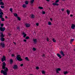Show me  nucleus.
I'll return each mask as SVG.
<instances>
[{
	"instance_id": "1",
	"label": "nucleus",
	"mask_w": 75,
	"mask_h": 75,
	"mask_svg": "<svg viewBox=\"0 0 75 75\" xmlns=\"http://www.w3.org/2000/svg\"><path fill=\"white\" fill-rule=\"evenodd\" d=\"M7 71H8V68H7L6 67V69L4 70V71L3 70H2L1 71V73H3L4 75H7Z\"/></svg>"
},
{
	"instance_id": "2",
	"label": "nucleus",
	"mask_w": 75,
	"mask_h": 75,
	"mask_svg": "<svg viewBox=\"0 0 75 75\" xmlns=\"http://www.w3.org/2000/svg\"><path fill=\"white\" fill-rule=\"evenodd\" d=\"M16 59L17 60L19 61H23V59L21 58V56L20 54H18L16 56Z\"/></svg>"
},
{
	"instance_id": "3",
	"label": "nucleus",
	"mask_w": 75,
	"mask_h": 75,
	"mask_svg": "<svg viewBox=\"0 0 75 75\" xmlns=\"http://www.w3.org/2000/svg\"><path fill=\"white\" fill-rule=\"evenodd\" d=\"M3 66H2V69H4L6 67V63L5 62H3L2 63Z\"/></svg>"
},
{
	"instance_id": "4",
	"label": "nucleus",
	"mask_w": 75,
	"mask_h": 75,
	"mask_svg": "<svg viewBox=\"0 0 75 75\" xmlns=\"http://www.w3.org/2000/svg\"><path fill=\"white\" fill-rule=\"evenodd\" d=\"M0 45L2 48H4L5 47V45H4V42L0 43Z\"/></svg>"
},
{
	"instance_id": "5",
	"label": "nucleus",
	"mask_w": 75,
	"mask_h": 75,
	"mask_svg": "<svg viewBox=\"0 0 75 75\" xmlns=\"http://www.w3.org/2000/svg\"><path fill=\"white\" fill-rule=\"evenodd\" d=\"M0 30L1 31H2L3 32L4 31H5V27H0Z\"/></svg>"
},
{
	"instance_id": "6",
	"label": "nucleus",
	"mask_w": 75,
	"mask_h": 75,
	"mask_svg": "<svg viewBox=\"0 0 75 75\" xmlns=\"http://www.w3.org/2000/svg\"><path fill=\"white\" fill-rule=\"evenodd\" d=\"M1 61L2 62H4V61H6V57L5 56H3V58H1Z\"/></svg>"
},
{
	"instance_id": "7",
	"label": "nucleus",
	"mask_w": 75,
	"mask_h": 75,
	"mask_svg": "<svg viewBox=\"0 0 75 75\" xmlns=\"http://www.w3.org/2000/svg\"><path fill=\"white\" fill-rule=\"evenodd\" d=\"M13 69H18V66L17 65H15L13 67Z\"/></svg>"
},
{
	"instance_id": "8",
	"label": "nucleus",
	"mask_w": 75,
	"mask_h": 75,
	"mask_svg": "<svg viewBox=\"0 0 75 75\" xmlns=\"http://www.w3.org/2000/svg\"><path fill=\"white\" fill-rule=\"evenodd\" d=\"M61 71V69L59 68H57L56 69V73H57V74H59V72H58V71Z\"/></svg>"
},
{
	"instance_id": "9",
	"label": "nucleus",
	"mask_w": 75,
	"mask_h": 75,
	"mask_svg": "<svg viewBox=\"0 0 75 75\" xmlns=\"http://www.w3.org/2000/svg\"><path fill=\"white\" fill-rule=\"evenodd\" d=\"M75 25L74 24H72L71 28L72 29H75Z\"/></svg>"
},
{
	"instance_id": "10",
	"label": "nucleus",
	"mask_w": 75,
	"mask_h": 75,
	"mask_svg": "<svg viewBox=\"0 0 75 75\" xmlns=\"http://www.w3.org/2000/svg\"><path fill=\"white\" fill-rule=\"evenodd\" d=\"M52 5H53L54 6H59V4H57L55 3H53L52 4Z\"/></svg>"
},
{
	"instance_id": "11",
	"label": "nucleus",
	"mask_w": 75,
	"mask_h": 75,
	"mask_svg": "<svg viewBox=\"0 0 75 75\" xmlns=\"http://www.w3.org/2000/svg\"><path fill=\"white\" fill-rule=\"evenodd\" d=\"M60 53L61 54V55H63V56H64L65 55V54H64V53L62 51H61L60 52Z\"/></svg>"
},
{
	"instance_id": "12",
	"label": "nucleus",
	"mask_w": 75,
	"mask_h": 75,
	"mask_svg": "<svg viewBox=\"0 0 75 75\" xmlns=\"http://www.w3.org/2000/svg\"><path fill=\"white\" fill-rule=\"evenodd\" d=\"M25 25L26 27H30V25L29 24L26 23Z\"/></svg>"
},
{
	"instance_id": "13",
	"label": "nucleus",
	"mask_w": 75,
	"mask_h": 75,
	"mask_svg": "<svg viewBox=\"0 0 75 75\" xmlns=\"http://www.w3.org/2000/svg\"><path fill=\"white\" fill-rule=\"evenodd\" d=\"M23 35V37L24 38H25L26 36H27V34H25V33L23 32L22 33Z\"/></svg>"
},
{
	"instance_id": "14",
	"label": "nucleus",
	"mask_w": 75,
	"mask_h": 75,
	"mask_svg": "<svg viewBox=\"0 0 75 75\" xmlns=\"http://www.w3.org/2000/svg\"><path fill=\"white\" fill-rule=\"evenodd\" d=\"M57 55L58 57H59V59H61V58H62V57H61V54H60L58 53H57Z\"/></svg>"
},
{
	"instance_id": "15",
	"label": "nucleus",
	"mask_w": 75,
	"mask_h": 75,
	"mask_svg": "<svg viewBox=\"0 0 75 75\" xmlns=\"http://www.w3.org/2000/svg\"><path fill=\"white\" fill-rule=\"evenodd\" d=\"M1 41L3 42V41H5V39L3 38H1Z\"/></svg>"
},
{
	"instance_id": "16",
	"label": "nucleus",
	"mask_w": 75,
	"mask_h": 75,
	"mask_svg": "<svg viewBox=\"0 0 75 75\" xmlns=\"http://www.w3.org/2000/svg\"><path fill=\"white\" fill-rule=\"evenodd\" d=\"M1 35L0 36L1 37V38H4V35H3V33H1Z\"/></svg>"
},
{
	"instance_id": "17",
	"label": "nucleus",
	"mask_w": 75,
	"mask_h": 75,
	"mask_svg": "<svg viewBox=\"0 0 75 75\" xmlns=\"http://www.w3.org/2000/svg\"><path fill=\"white\" fill-rule=\"evenodd\" d=\"M30 16H31L32 18H35V16L33 14H31Z\"/></svg>"
},
{
	"instance_id": "18",
	"label": "nucleus",
	"mask_w": 75,
	"mask_h": 75,
	"mask_svg": "<svg viewBox=\"0 0 75 75\" xmlns=\"http://www.w3.org/2000/svg\"><path fill=\"white\" fill-rule=\"evenodd\" d=\"M13 63V59H10V64H12Z\"/></svg>"
},
{
	"instance_id": "19",
	"label": "nucleus",
	"mask_w": 75,
	"mask_h": 75,
	"mask_svg": "<svg viewBox=\"0 0 75 75\" xmlns=\"http://www.w3.org/2000/svg\"><path fill=\"white\" fill-rule=\"evenodd\" d=\"M0 5H4V3L3 2L1 1L0 2Z\"/></svg>"
},
{
	"instance_id": "20",
	"label": "nucleus",
	"mask_w": 75,
	"mask_h": 75,
	"mask_svg": "<svg viewBox=\"0 0 75 75\" xmlns=\"http://www.w3.org/2000/svg\"><path fill=\"white\" fill-rule=\"evenodd\" d=\"M67 14H68V15H69V14H70V11L68 10H67Z\"/></svg>"
},
{
	"instance_id": "21",
	"label": "nucleus",
	"mask_w": 75,
	"mask_h": 75,
	"mask_svg": "<svg viewBox=\"0 0 75 75\" xmlns=\"http://www.w3.org/2000/svg\"><path fill=\"white\" fill-rule=\"evenodd\" d=\"M22 7H23V8H26V7H27V6H26V5H25V4H23V5Z\"/></svg>"
},
{
	"instance_id": "22",
	"label": "nucleus",
	"mask_w": 75,
	"mask_h": 75,
	"mask_svg": "<svg viewBox=\"0 0 75 75\" xmlns=\"http://www.w3.org/2000/svg\"><path fill=\"white\" fill-rule=\"evenodd\" d=\"M34 0H31L30 2V4H32L34 3Z\"/></svg>"
},
{
	"instance_id": "23",
	"label": "nucleus",
	"mask_w": 75,
	"mask_h": 75,
	"mask_svg": "<svg viewBox=\"0 0 75 75\" xmlns=\"http://www.w3.org/2000/svg\"><path fill=\"white\" fill-rule=\"evenodd\" d=\"M73 41H74V39H71L70 40V43L72 44V42H73Z\"/></svg>"
},
{
	"instance_id": "24",
	"label": "nucleus",
	"mask_w": 75,
	"mask_h": 75,
	"mask_svg": "<svg viewBox=\"0 0 75 75\" xmlns=\"http://www.w3.org/2000/svg\"><path fill=\"white\" fill-rule=\"evenodd\" d=\"M33 41L34 42H35V43H36V42H37V39H33Z\"/></svg>"
},
{
	"instance_id": "25",
	"label": "nucleus",
	"mask_w": 75,
	"mask_h": 75,
	"mask_svg": "<svg viewBox=\"0 0 75 75\" xmlns=\"http://www.w3.org/2000/svg\"><path fill=\"white\" fill-rule=\"evenodd\" d=\"M68 74V72L67 71L64 72V75H66V74Z\"/></svg>"
},
{
	"instance_id": "26",
	"label": "nucleus",
	"mask_w": 75,
	"mask_h": 75,
	"mask_svg": "<svg viewBox=\"0 0 75 75\" xmlns=\"http://www.w3.org/2000/svg\"><path fill=\"white\" fill-rule=\"evenodd\" d=\"M38 8L39 9H41V10H42V9H43V7L41 6H39L38 7Z\"/></svg>"
},
{
	"instance_id": "27",
	"label": "nucleus",
	"mask_w": 75,
	"mask_h": 75,
	"mask_svg": "<svg viewBox=\"0 0 75 75\" xmlns=\"http://www.w3.org/2000/svg\"><path fill=\"white\" fill-rule=\"evenodd\" d=\"M42 74H45V71H42Z\"/></svg>"
},
{
	"instance_id": "28",
	"label": "nucleus",
	"mask_w": 75,
	"mask_h": 75,
	"mask_svg": "<svg viewBox=\"0 0 75 75\" xmlns=\"http://www.w3.org/2000/svg\"><path fill=\"white\" fill-rule=\"evenodd\" d=\"M25 3V4H28V2L27 1H26Z\"/></svg>"
},
{
	"instance_id": "29",
	"label": "nucleus",
	"mask_w": 75,
	"mask_h": 75,
	"mask_svg": "<svg viewBox=\"0 0 75 75\" xmlns=\"http://www.w3.org/2000/svg\"><path fill=\"white\" fill-rule=\"evenodd\" d=\"M14 16H15V17H17L18 16L17 15V13H14Z\"/></svg>"
},
{
	"instance_id": "30",
	"label": "nucleus",
	"mask_w": 75,
	"mask_h": 75,
	"mask_svg": "<svg viewBox=\"0 0 75 75\" xmlns=\"http://www.w3.org/2000/svg\"><path fill=\"white\" fill-rule=\"evenodd\" d=\"M29 38H30V37H29L27 36L25 37V40H28V39H29Z\"/></svg>"
},
{
	"instance_id": "31",
	"label": "nucleus",
	"mask_w": 75,
	"mask_h": 75,
	"mask_svg": "<svg viewBox=\"0 0 75 75\" xmlns=\"http://www.w3.org/2000/svg\"><path fill=\"white\" fill-rule=\"evenodd\" d=\"M25 59H26V60H27V61H29V59H28V57H26L25 58Z\"/></svg>"
},
{
	"instance_id": "32",
	"label": "nucleus",
	"mask_w": 75,
	"mask_h": 75,
	"mask_svg": "<svg viewBox=\"0 0 75 75\" xmlns=\"http://www.w3.org/2000/svg\"><path fill=\"white\" fill-rule=\"evenodd\" d=\"M4 14L2 12V11L1 12H0V15H3Z\"/></svg>"
},
{
	"instance_id": "33",
	"label": "nucleus",
	"mask_w": 75,
	"mask_h": 75,
	"mask_svg": "<svg viewBox=\"0 0 75 75\" xmlns=\"http://www.w3.org/2000/svg\"><path fill=\"white\" fill-rule=\"evenodd\" d=\"M48 25H51V22L50 21H49L48 22Z\"/></svg>"
},
{
	"instance_id": "34",
	"label": "nucleus",
	"mask_w": 75,
	"mask_h": 75,
	"mask_svg": "<svg viewBox=\"0 0 75 75\" xmlns=\"http://www.w3.org/2000/svg\"><path fill=\"white\" fill-rule=\"evenodd\" d=\"M18 20H19V21H20V20H21V18H20V17H17Z\"/></svg>"
},
{
	"instance_id": "35",
	"label": "nucleus",
	"mask_w": 75,
	"mask_h": 75,
	"mask_svg": "<svg viewBox=\"0 0 75 75\" xmlns=\"http://www.w3.org/2000/svg\"><path fill=\"white\" fill-rule=\"evenodd\" d=\"M1 21H4V18H1Z\"/></svg>"
},
{
	"instance_id": "36",
	"label": "nucleus",
	"mask_w": 75,
	"mask_h": 75,
	"mask_svg": "<svg viewBox=\"0 0 75 75\" xmlns=\"http://www.w3.org/2000/svg\"><path fill=\"white\" fill-rule=\"evenodd\" d=\"M10 11H11V13H13V9L12 8H10Z\"/></svg>"
},
{
	"instance_id": "37",
	"label": "nucleus",
	"mask_w": 75,
	"mask_h": 75,
	"mask_svg": "<svg viewBox=\"0 0 75 75\" xmlns=\"http://www.w3.org/2000/svg\"><path fill=\"white\" fill-rule=\"evenodd\" d=\"M53 41L54 42H56V40H55V39L54 38L53 39Z\"/></svg>"
},
{
	"instance_id": "38",
	"label": "nucleus",
	"mask_w": 75,
	"mask_h": 75,
	"mask_svg": "<svg viewBox=\"0 0 75 75\" xmlns=\"http://www.w3.org/2000/svg\"><path fill=\"white\" fill-rule=\"evenodd\" d=\"M1 8H4V6H1Z\"/></svg>"
},
{
	"instance_id": "39",
	"label": "nucleus",
	"mask_w": 75,
	"mask_h": 75,
	"mask_svg": "<svg viewBox=\"0 0 75 75\" xmlns=\"http://www.w3.org/2000/svg\"><path fill=\"white\" fill-rule=\"evenodd\" d=\"M55 2L56 3H58V2H59V0H57Z\"/></svg>"
},
{
	"instance_id": "40",
	"label": "nucleus",
	"mask_w": 75,
	"mask_h": 75,
	"mask_svg": "<svg viewBox=\"0 0 75 75\" xmlns=\"http://www.w3.org/2000/svg\"><path fill=\"white\" fill-rule=\"evenodd\" d=\"M42 14H45V12L44 11H43L42 12Z\"/></svg>"
},
{
	"instance_id": "41",
	"label": "nucleus",
	"mask_w": 75,
	"mask_h": 75,
	"mask_svg": "<svg viewBox=\"0 0 75 75\" xmlns=\"http://www.w3.org/2000/svg\"><path fill=\"white\" fill-rule=\"evenodd\" d=\"M1 26L2 27L3 26H4V24H1Z\"/></svg>"
},
{
	"instance_id": "42",
	"label": "nucleus",
	"mask_w": 75,
	"mask_h": 75,
	"mask_svg": "<svg viewBox=\"0 0 75 75\" xmlns=\"http://www.w3.org/2000/svg\"><path fill=\"white\" fill-rule=\"evenodd\" d=\"M0 18H3V15H0Z\"/></svg>"
},
{
	"instance_id": "43",
	"label": "nucleus",
	"mask_w": 75,
	"mask_h": 75,
	"mask_svg": "<svg viewBox=\"0 0 75 75\" xmlns=\"http://www.w3.org/2000/svg\"><path fill=\"white\" fill-rule=\"evenodd\" d=\"M33 51H35V50H36V49H35V48H33Z\"/></svg>"
},
{
	"instance_id": "44",
	"label": "nucleus",
	"mask_w": 75,
	"mask_h": 75,
	"mask_svg": "<svg viewBox=\"0 0 75 75\" xmlns=\"http://www.w3.org/2000/svg\"><path fill=\"white\" fill-rule=\"evenodd\" d=\"M36 69H37V70L38 69H39V67H36Z\"/></svg>"
},
{
	"instance_id": "45",
	"label": "nucleus",
	"mask_w": 75,
	"mask_h": 75,
	"mask_svg": "<svg viewBox=\"0 0 75 75\" xmlns=\"http://www.w3.org/2000/svg\"><path fill=\"white\" fill-rule=\"evenodd\" d=\"M23 41L24 42H27V40H26L25 39L23 40Z\"/></svg>"
},
{
	"instance_id": "46",
	"label": "nucleus",
	"mask_w": 75,
	"mask_h": 75,
	"mask_svg": "<svg viewBox=\"0 0 75 75\" xmlns=\"http://www.w3.org/2000/svg\"><path fill=\"white\" fill-rule=\"evenodd\" d=\"M36 25L37 26H38V25H39V24L38 23H37Z\"/></svg>"
},
{
	"instance_id": "47",
	"label": "nucleus",
	"mask_w": 75,
	"mask_h": 75,
	"mask_svg": "<svg viewBox=\"0 0 75 75\" xmlns=\"http://www.w3.org/2000/svg\"><path fill=\"white\" fill-rule=\"evenodd\" d=\"M61 10L62 11H64V9H62Z\"/></svg>"
},
{
	"instance_id": "48",
	"label": "nucleus",
	"mask_w": 75,
	"mask_h": 75,
	"mask_svg": "<svg viewBox=\"0 0 75 75\" xmlns=\"http://www.w3.org/2000/svg\"><path fill=\"white\" fill-rule=\"evenodd\" d=\"M17 29H18V30H20V28L18 27V26L17 28Z\"/></svg>"
},
{
	"instance_id": "49",
	"label": "nucleus",
	"mask_w": 75,
	"mask_h": 75,
	"mask_svg": "<svg viewBox=\"0 0 75 75\" xmlns=\"http://www.w3.org/2000/svg\"><path fill=\"white\" fill-rule=\"evenodd\" d=\"M45 56V54H43L42 55V57H44Z\"/></svg>"
},
{
	"instance_id": "50",
	"label": "nucleus",
	"mask_w": 75,
	"mask_h": 75,
	"mask_svg": "<svg viewBox=\"0 0 75 75\" xmlns=\"http://www.w3.org/2000/svg\"><path fill=\"white\" fill-rule=\"evenodd\" d=\"M21 67H23V64H21L20 65Z\"/></svg>"
},
{
	"instance_id": "51",
	"label": "nucleus",
	"mask_w": 75,
	"mask_h": 75,
	"mask_svg": "<svg viewBox=\"0 0 75 75\" xmlns=\"http://www.w3.org/2000/svg\"><path fill=\"white\" fill-rule=\"evenodd\" d=\"M47 41H49V40H48V38H47Z\"/></svg>"
},
{
	"instance_id": "52",
	"label": "nucleus",
	"mask_w": 75,
	"mask_h": 75,
	"mask_svg": "<svg viewBox=\"0 0 75 75\" xmlns=\"http://www.w3.org/2000/svg\"><path fill=\"white\" fill-rule=\"evenodd\" d=\"M11 56L12 57H14V55L13 54H12Z\"/></svg>"
},
{
	"instance_id": "53",
	"label": "nucleus",
	"mask_w": 75,
	"mask_h": 75,
	"mask_svg": "<svg viewBox=\"0 0 75 75\" xmlns=\"http://www.w3.org/2000/svg\"><path fill=\"white\" fill-rule=\"evenodd\" d=\"M2 11V10L0 8V12Z\"/></svg>"
},
{
	"instance_id": "54",
	"label": "nucleus",
	"mask_w": 75,
	"mask_h": 75,
	"mask_svg": "<svg viewBox=\"0 0 75 75\" xmlns=\"http://www.w3.org/2000/svg\"><path fill=\"white\" fill-rule=\"evenodd\" d=\"M73 16V15L72 14H71L70 15V17H72Z\"/></svg>"
},
{
	"instance_id": "55",
	"label": "nucleus",
	"mask_w": 75,
	"mask_h": 75,
	"mask_svg": "<svg viewBox=\"0 0 75 75\" xmlns=\"http://www.w3.org/2000/svg\"><path fill=\"white\" fill-rule=\"evenodd\" d=\"M50 20L51 21H52V18H50Z\"/></svg>"
},
{
	"instance_id": "56",
	"label": "nucleus",
	"mask_w": 75,
	"mask_h": 75,
	"mask_svg": "<svg viewBox=\"0 0 75 75\" xmlns=\"http://www.w3.org/2000/svg\"><path fill=\"white\" fill-rule=\"evenodd\" d=\"M5 18H8V17H7V16H5Z\"/></svg>"
},
{
	"instance_id": "57",
	"label": "nucleus",
	"mask_w": 75,
	"mask_h": 75,
	"mask_svg": "<svg viewBox=\"0 0 75 75\" xmlns=\"http://www.w3.org/2000/svg\"><path fill=\"white\" fill-rule=\"evenodd\" d=\"M46 1H50V0H46Z\"/></svg>"
},
{
	"instance_id": "58",
	"label": "nucleus",
	"mask_w": 75,
	"mask_h": 75,
	"mask_svg": "<svg viewBox=\"0 0 75 75\" xmlns=\"http://www.w3.org/2000/svg\"><path fill=\"white\" fill-rule=\"evenodd\" d=\"M13 43H14V44H15V45H16V43L14 42H13Z\"/></svg>"
},
{
	"instance_id": "59",
	"label": "nucleus",
	"mask_w": 75,
	"mask_h": 75,
	"mask_svg": "<svg viewBox=\"0 0 75 75\" xmlns=\"http://www.w3.org/2000/svg\"><path fill=\"white\" fill-rule=\"evenodd\" d=\"M3 1L2 0H0V2H1Z\"/></svg>"
},
{
	"instance_id": "60",
	"label": "nucleus",
	"mask_w": 75,
	"mask_h": 75,
	"mask_svg": "<svg viewBox=\"0 0 75 75\" xmlns=\"http://www.w3.org/2000/svg\"><path fill=\"white\" fill-rule=\"evenodd\" d=\"M63 1H65V0H62Z\"/></svg>"
},
{
	"instance_id": "61",
	"label": "nucleus",
	"mask_w": 75,
	"mask_h": 75,
	"mask_svg": "<svg viewBox=\"0 0 75 75\" xmlns=\"http://www.w3.org/2000/svg\"><path fill=\"white\" fill-rule=\"evenodd\" d=\"M74 51H75V49L74 50Z\"/></svg>"
}]
</instances>
